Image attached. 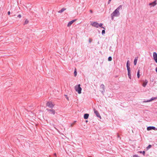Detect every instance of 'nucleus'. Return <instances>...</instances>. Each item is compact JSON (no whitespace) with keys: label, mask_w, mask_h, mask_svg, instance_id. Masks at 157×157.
<instances>
[{"label":"nucleus","mask_w":157,"mask_h":157,"mask_svg":"<svg viewBox=\"0 0 157 157\" xmlns=\"http://www.w3.org/2000/svg\"><path fill=\"white\" fill-rule=\"evenodd\" d=\"M75 89L76 91L78 92V94H80L81 93L82 88L80 87V84L75 86Z\"/></svg>","instance_id":"7ed1b4c3"},{"label":"nucleus","mask_w":157,"mask_h":157,"mask_svg":"<svg viewBox=\"0 0 157 157\" xmlns=\"http://www.w3.org/2000/svg\"><path fill=\"white\" fill-rule=\"evenodd\" d=\"M112 60V58L111 56H109L108 58V60L109 61H110Z\"/></svg>","instance_id":"5701e85b"},{"label":"nucleus","mask_w":157,"mask_h":157,"mask_svg":"<svg viewBox=\"0 0 157 157\" xmlns=\"http://www.w3.org/2000/svg\"><path fill=\"white\" fill-rule=\"evenodd\" d=\"M138 152L140 153H142L144 155H145V151H138Z\"/></svg>","instance_id":"6ab92c4d"},{"label":"nucleus","mask_w":157,"mask_h":157,"mask_svg":"<svg viewBox=\"0 0 157 157\" xmlns=\"http://www.w3.org/2000/svg\"><path fill=\"white\" fill-rule=\"evenodd\" d=\"M105 33V30H103L102 31V34L103 35Z\"/></svg>","instance_id":"a878e982"},{"label":"nucleus","mask_w":157,"mask_h":157,"mask_svg":"<svg viewBox=\"0 0 157 157\" xmlns=\"http://www.w3.org/2000/svg\"><path fill=\"white\" fill-rule=\"evenodd\" d=\"M120 15V13L119 11H117V10H115L111 14V17L112 20L113 19V17H118Z\"/></svg>","instance_id":"f03ea898"},{"label":"nucleus","mask_w":157,"mask_h":157,"mask_svg":"<svg viewBox=\"0 0 157 157\" xmlns=\"http://www.w3.org/2000/svg\"><path fill=\"white\" fill-rule=\"evenodd\" d=\"M153 58L155 62L157 63V54L155 52H154L153 53Z\"/></svg>","instance_id":"0eeeda50"},{"label":"nucleus","mask_w":157,"mask_h":157,"mask_svg":"<svg viewBox=\"0 0 157 157\" xmlns=\"http://www.w3.org/2000/svg\"><path fill=\"white\" fill-rule=\"evenodd\" d=\"M155 71L156 72H157V67H156L155 68Z\"/></svg>","instance_id":"e433bc0d"},{"label":"nucleus","mask_w":157,"mask_h":157,"mask_svg":"<svg viewBox=\"0 0 157 157\" xmlns=\"http://www.w3.org/2000/svg\"><path fill=\"white\" fill-rule=\"evenodd\" d=\"M92 41V39L91 38H90L89 39V42L90 43Z\"/></svg>","instance_id":"bb28decb"},{"label":"nucleus","mask_w":157,"mask_h":157,"mask_svg":"<svg viewBox=\"0 0 157 157\" xmlns=\"http://www.w3.org/2000/svg\"><path fill=\"white\" fill-rule=\"evenodd\" d=\"M154 130H157V128H155V129H154Z\"/></svg>","instance_id":"4c0bfd02"},{"label":"nucleus","mask_w":157,"mask_h":157,"mask_svg":"<svg viewBox=\"0 0 157 157\" xmlns=\"http://www.w3.org/2000/svg\"><path fill=\"white\" fill-rule=\"evenodd\" d=\"M129 61L128 60L127 62L126 66L128 70V76L129 78L131 79V69L130 67V64L129 63Z\"/></svg>","instance_id":"f257e3e1"},{"label":"nucleus","mask_w":157,"mask_h":157,"mask_svg":"<svg viewBox=\"0 0 157 157\" xmlns=\"http://www.w3.org/2000/svg\"><path fill=\"white\" fill-rule=\"evenodd\" d=\"M117 137L119 138L120 137V136H119V134L117 133Z\"/></svg>","instance_id":"473e14b6"},{"label":"nucleus","mask_w":157,"mask_h":157,"mask_svg":"<svg viewBox=\"0 0 157 157\" xmlns=\"http://www.w3.org/2000/svg\"><path fill=\"white\" fill-rule=\"evenodd\" d=\"M112 0H109L108 3V4Z\"/></svg>","instance_id":"c9c22d12"},{"label":"nucleus","mask_w":157,"mask_h":157,"mask_svg":"<svg viewBox=\"0 0 157 157\" xmlns=\"http://www.w3.org/2000/svg\"><path fill=\"white\" fill-rule=\"evenodd\" d=\"M122 9V6L121 5L119 6H118L116 10H117V11H119V10Z\"/></svg>","instance_id":"a211bd4d"},{"label":"nucleus","mask_w":157,"mask_h":157,"mask_svg":"<svg viewBox=\"0 0 157 157\" xmlns=\"http://www.w3.org/2000/svg\"><path fill=\"white\" fill-rule=\"evenodd\" d=\"M8 14L9 15H10V11H8Z\"/></svg>","instance_id":"72a5a7b5"},{"label":"nucleus","mask_w":157,"mask_h":157,"mask_svg":"<svg viewBox=\"0 0 157 157\" xmlns=\"http://www.w3.org/2000/svg\"><path fill=\"white\" fill-rule=\"evenodd\" d=\"M76 20V19H74L69 21L67 25V26L69 27L71 26V25Z\"/></svg>","instance_id":"9b49d317"},{"label":"nucleus","mask_w":157,"mask_h":157,"mask_svg":"<svg viewBox=\"0 0 157 157\" xmlns=\"http://www.w3.org/2000/svg\"><path fill=\"white\" fill-rule=\"evenodd\" d=\"M88 122V121H87V120H86V122Z\"/></svg>","instance_id":"58836bf2"},{"label":"nucleus","mask_w":157,"mask_h":157,"mask_svg":"<svg viewBox=\"0 0 157 157\" xmlns=\"http://www.w3.org/2000/svg\"><path fill=\"white\" fill-rule=\"evenodd\" d=\"M89 116V114L88 113H86L84 114V118L85 119H87L88 118Z\"/></svg>","instance_id":"2eb2a0df"},{"label":"nucleus","mask_w":157,"mask_h":157,"mask_svg":"<svg viewBox=\"0 0 157 157\" xmlns=\"http://www.w3.org/2000/svg\"><path fill=\"white\" fill-rule=\"evenodd\" d=\"M148 82V81L147 79H145V81L143 82V86L145 87L146 86V85H147V83Z\"/></svg>","instance_id":"4468645a"},{"label":"nucleus","mask_w":157,"mask_h":157,"mask_svg":"<svg viewBox=\"0 0 157 157\" xmlns=\"http://www.w3.org/2000/svg\"><path fill=\"white\" fill-rule=\"evenodd\" d=\"M155 129V128L154 126H149L147 127V130L148 131L151 130H154Z\"/></svg>","instance_id":"f8f14e48"},{"label":"nucleus","mask_w":157,"mask_h":157,"mask_svg":"<svg viewBox=\"0 0 157 157\" xmlns=\"http://www.w3.org/2000/svg\"><path fill=\"white\" fill-rule=\"evenodd\" d=\"M29 23V21L27 20H26L25 21L24 25H25Z\"/></svg>","instance_id":"b1692460"},{"label":"nucleus","mask_w":157,"mask_h":157,"mask_svg":"<svg viewBox=\"0 0 157 157\" xmlns=\"http://www.w3.org/2000/svg\"><path fill=\"white\" fill-rule=\"evenodd\" d=\"M138 59V57H136L135 58V59L134 60V64L135 65H136V64Z\"/></svg>","instance_id":"dca6fc26"},{"label":"nucleus","mask_w":157,"mask_h":157,"mask_svg":"<svg viewBox=\"0 0 157 157\" xmlns=\"http://www.w3.org/2000/svg\"><path fill=\"white\" fill-rule=\"evenodd\" d=\"M100 88H102L103 90L101 91V93L103 94L104 92L105 91V86L103 84H101L100 86Z\"/></svg>","instance_id":"1a4fd4ad"},{"label":"nucleus","mask_w":157,"mask_h":157,"mask_svg":"<svg viewBox=\"0 0 157 157\" xmlns=\"http://www.w3.org/2000/svg\"><path fill=\"white\" fill-rule=\"evenodd\" d=\"M137 78H140V70H138V72L137 73Z\"/></svg>","instance_id":"aec40b11"},{"label":"nucleus","mask_w":157,"mask_h":157,"mask_svg":"<svg viewBox=\"0 0 157 157\" xmlns=\"http://www.w3.org/2000/svg\"><path fill=\"white\" fill-rule=\"evenodd\" d=\"M17 17L19 18H20L21 17V14H19V15H18Z\"/></svg>","instance_id":"c756f323"},{"label":"nucleus","mask_w":157,"mask_h":157,"mask_svg":"<svg viewBox=\"0 0 157 157\" xmlns=\"http://www.w3.org/2000/svg\"><path fill=\"white\" fill-rule=\"evenodd\" d=\"M94 113L95 114L97 117L101 119V117L99 112L94 108Z\"/></svg>","instance_id":"20e7f679"},{"label":"nucleus","mask_w":157,"mask_h":157,"mask_svg":"<svg viewBox=\"0 0 157 157\" xmlns=\"http://www.w3.org/2000/svg\"><path fill=\"white\" fill-rule=\"evenodd\" d=\"M151 145H149L148 146L146 147V149L147 150L149 149V148H151Z\"/></svg>","instance_id":"4be33fe9"},{"label":"nucleus","mask_w":157,"mask_h":157,"mask_svg":"<svg viewBox=\"0 0 157 157\" xmlns=\"http://www.w3.org/2000/svg\"><path fill=\"white\" fill-rule=\"evenodd\" d=\"M157 99V97H152V98L150 100H148L147 101H144V102H149L151 101H152L153 100H155Z\"/></svg>","instance_id":"6e6552de"},{"label":"nucleus","mask_w":157,"mask_h":157,"mask_svg":"<svg viewBox=\"0 0 157 157\" xmlns=\"http://www.w3.org/2000/svg\"><path fill=\"white\" fill-rule=\"evenodd\" d=\"M133 157H140V156H138V155H133Z\"/></svg>","instance_id":"c85d7f7f"},{"label":"nucleus","mask_w":157,"mask_h":157,"mask_svg":"<svg viewBox=\"0 0 157 157\" xmlns=\"http://www.w3.org/2000/svg\"><path fill=\"white\" fill-rule=\"evenodd\" d=\"M98 23L97 22H94L93 23L91 24V25L92 26L96 27L98 28Z\"/></svg>","instance_id":"423d86ee"},{"label":"nucleus","mask_w":157,"mask_h":157,"mask_svg":"<svg viewBox=\"0 0 157 157\" xmlns=\"http://www.w3.org/2000/svg\"><path fill=\"white\" fill-rule=\"evenodd\" d=\"M156 4V0H155V1L152 2L150 3L149 4V5H152V6H155Z\"/></svg>","instance_id":"ddd939ff"},{"label":"nucleus","mask_w":157,"mask_h":157,"mask_svg":"<svg viewBox=\"0 0 157 157\" xmlns=\"http://www.w3.org/2000/svg\"><path fill=\"white\" fill-rule=\"evenodd\" d=\"M102 25H103V24L102 23H100L99 24H98V27H100L101 28L105 29L104 27H103L102 26Z\"/></svg>","instance_id":"412c9836"},{"label":"nucleus","mask_w":157,"mask_h":157,"mask_svg":"<svg viewBox=\"0 0 157 157\" xmlns=\"http://www.w3.org/2000/svg\"><path fill=\"white\" fill-rule=\"evenodd\" d=\"M90 13H93V11L92 10H90Z\"/></svg>","instance_id":"f704fd0d"},{"label":"nucleus","mask_w":157,"mask_h":157,"mask_svg":"<svg viewBox=\"0 0 157 157\" xmlns=\"http://www.w3.org/2000/svg\"><path fill=\"white\" fill-rule=\"evenodd\" d=\"M76 122V121H75L73 123L71 124V127H72V126L74 125V124H75V123Z\"/></svg>","instance_id":"cd10ccee"},{"label":"nucleus","mask_w":157,"mask_h":157,"mask_svg":"<svg viewBox=\"0 0 157 157\" xmlns=\"http://www.w3.org/2000/svg\"><path fill=\"white\" fill-rule=\"evenodd\" d=\"M46 105L50 108H52L54 106L51 101H48Z\"/></svg>","instance_id":"39448f33"},{"label":"nucleus","mask_w":157,"mask_h":157,"mask_svg":"<svg viewBox=\"0 0 157 157\" xmlns=\"http://www.w3.org/2000/svg\"><path fill=\"white\" fill-rule=\"evenodd\" d=\"M47 110L49 112V113L51 114H54L55 113V111L54 110L52 109H47Z\"/></svg>","instance_id":"9d476101"},{"label":"nucleus","mask_w":157,"mask_h":157,"mask_svg":"<svg viewBox=\"0 0 157 157\" xmlns=\"http://www.w3.org/2000/svg\"><path fill=\"white\" fill-rule=\"evenodd\" d=\"M65 96H66V98L67 99V100L68 101H69V98H68V97H67V95H65Z\"/></svg>","instance_id":"7c9ffc66"},{"label":"nucleus","mask_w":157,"mask_h":157,"mask_svg":"<svg viewBox=\"0 0 157 157\" xmlns=\"http://www.w3.org/2000/svg\"><path fill=\"white\" fill-rule=\"evenodd\" d=\"M66 10V9L65 8H62L61 10H60L59 11H58V13H61L63 12L64 10Z\"/></svg>","instance_id":"f3484780"},{"label":"nucleus","mask_w":157,"mask_h":157,"mask_svg":"<svg viewBox=\"0 0 157 157\" xmlns=\"http://www.w3.org/2000/svg\"><path fill=\"white\" fill-rule=\"evenodd\" d=\"M54 155L55 157H56V153H55L54 154Z\"/></svg>","instance_id":"2f4dec72"},{"label":"nucleus","mask_w":157,"mask_h":157,"mask_svg":"<svg viewBox=\"0 0 157 157\" xmlns=\"http://www.w3.org/2000/svg\"><path fill=\"white\" fill-rule=\"evenodd\" d=\"M74 76H76L77 75V71L76 70V69H75V71H74Z\"/></svg>","instance_id":"393cba45"}]
</instances>
